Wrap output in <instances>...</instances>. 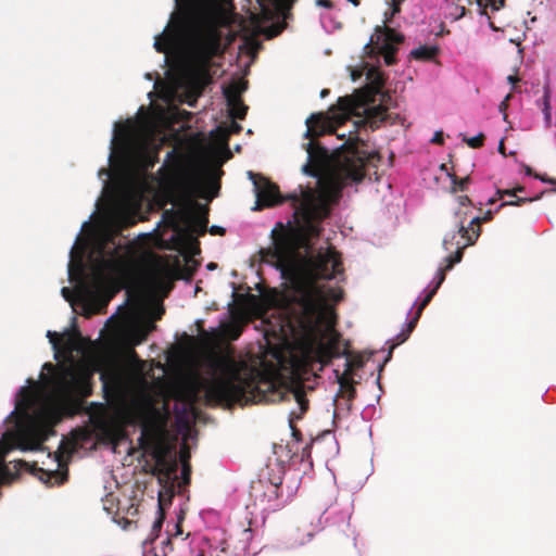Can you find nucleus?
Wrapping results in <instances>:
<instances>
[{"mask_svg": "<svg viewBox=\"0 0 556 556\" xmlns=\"http://www.w3.org/2000/svg\"><path fill=\"white\" fill-rule=\"evenodd\" d=\"M383 87V80L382 78L380 77H377L376 80L372 83V91L375 93H379L380 90L382 89Z\"/></svg>", "mask_w": 556, "mask_h": 556, "instance_id": "de8ad7c7", "label": "nucleus"}, {"mask_svg": "<svg viewBox=\"0 0 556 556\" xmlns=\"http://www.w3.org/2000/svg\"><path fill=\"white\" fill-rule=\"evenodd\" d=\"M174 38L169 34H162L155 37L154 48L157 52L166 53L173 45Z\"/></svg>", "mask_w": 556, "mask_h": 556, "instance_id": "c85d7f7f", "label": "nucleus"}, {"mask_svg": "<svg viewBox=\"0 0 556 556\" xmlns=\"http://www.w3.org/2000/svg\"><path fill=\"white\" fill-rule=\"evenodd\" d=\"M343 271L342 261L340 254L334 250V248L329 247L325 252H318L315 256L311 257L306 262L305 275L307 279L314 285L317 280L321 279H332L338 274ZM336 301L339 300V296L334 294H328ZM327 295L324 294L321 288L312 286L309 291L305 294L304 308L311 315L312 319H316V313L308 307L309 299H313L318 305L329 306L326 303Z\"/></svg>", "mask_w": 556, "mask_h": 556, "instance_id": "6e6552de", "label": "nucleus"}, {"mask_svg": "<svg viewBox=\"0 0 556 556\" xmlns=\"http://www.w3.org/2000/svg\"><path fill=\"white\" fill-rule=\"evenodd\" d=\"M336 374L340 386V392L345 394L348 401H353L356 396V389L351 375V365L345 364L343 374L340 375L338 370H336Z\"/></svg>", "mask_w": 556, "mask_h": 556, "instance_id": "a211bd4d", "label": "nucleus"}, {"mask_svg": "<svg viewBox=\"0 0 556 556\" xmlns=\"http://www.w3.org/2000/svg\"><path fill=\"white\" fill-rule=\"evenodd\" d=\"M379 54L384 59L387 65H393L395 63L396 48L376 49Z\"/></svg>", "mask_w": 556, "mask_h": 556, "instance_id": "f704fd0d", "label": "nucleus"}, {"mask_svg": "<svg viewBox=\"0 0 556 556\" xmlns=\"http://www.w3.org/2000/svg\"><path fill=\"white\" fill-rule=\"evenodd\" d=\"M191 204L195 208L203 210V212L202 213H194V214H192V216H191V225H190L191 229L190 230L192 232H198L199 235H204L205 231H206L207 223H208V218H207L208 208L207 207H202L198 203H193L192 202Z\"/></svg>", "mask_w": 556, "mask_h": 556, "instance_id": "6ab92c4d", "label": "nucleus"}, {"mask_svg": "<svg viewBox=\"0 0 556 556\" xmlns=\"http://www.w3.org/2000/svg\"><path fill=\"white\" fill-rule=\"evenodd\" d=\"M478 5L481 8V14H486L485 8L490 7L492 11H497L504 7L505 0H488V4L483 5L482 0H476Z\"/></svg>", "mask_w": 556, "mask_h": 556, "instance_id": "c9c22d12", "label": "nucleus"}, {"mask_svg": "<svg viewBox=\"0 0 556 556\" xmlns=\"http://www.w3.org/2000/svg\"><path fill=\"white\" fill-rule=\"evenodd\" d=\"M242 127L237 124L236 122H232L231 123V131L232 132H236V134H239L241 131Z\"/></svg>", "mask_w": 556, "mask_h": 556, "instance_id": "6e6d98bb", "label": "nucleus"}, {"mask_svg": "<svg viewBox=\"0 0 556 556\" xmlns=\"http://www.w3.org/2000/svg\"><path fill=\"white\" fill-rule=\"evenodd\" d=\"M62 294L66 300H70L71 298V290L66 287L62 288Z\"/></svg>", "mask_w": 556, "mask_h": 556, "instance_id": "4d7b16f0", "label": "nucleus"}, {"mask_svg": "<svg viewBox=\"0 0 556 556\" xmlns=\"http://www.w3.org/2000/svg\"><path fill=\"white\" fill-rule=\"evenodd\" d=\"M523 191H525L523 186H517L516 188H513V189H504V190L498 189L496 191V194L498 195V199H503L505 195L516 197L517 192H523Z\"/></svg>", "mask_w": 556, "mask_h": 556, "instance_id": "58836bf2", "label": "nucleus"}, {"mask_svg": "<svg viewBox=\"0 0 556 556\" xmlns=\"http://www.w3.org/2000/svg\"><path fill=\"white\" fill-rule=\"evenodd\" d=\"M211 375L203 379L201 387L208 405H248L295 401L301 418L308 409V400L303 387L278 386L260 372L244 369L230 356H216L210 361Z\"/></svg>", "mask_w": 556, "mask_h": 556, "instance_id": "f03ea898", "label": "nucleus"}, {"mask_svg": "<svg viewBox=\"0 0 556 556\" xmlns=\"http://www.w3.org/2000/svg\"><path fill=\"white\" fill-rule=\"evenodd\" d=\"M47 337L49 338L50 343L53 345L55 350H59L61 343H63V350L71 356L73 351L77 350L76 343L73 339L67 338L64 340L62 336L56 332L48 331Z\"/></svg>", "mask_w": 556, "mask_h": 556, "instance_id": "412c9836", "label": "nucleus"}, {"mask_svg": "<svg viewBox=\"0 0 556 556\" xmlns=\"http://www.w3.org/2000/svg\"><path fill=\"white\" fill-rule=\"evenodd\" d=\"M59 389L63 396L87 397L91 395V372L86 368L67 367L63 369L59 382Z\"/></svg>", "mask_w": 556, "mask_h": 556, "instance_id": "9b49d317", "label": "nucleus"}, {"mask_svg": "<svg viewBox=\"0 0 556 556\" xmlns=\"http://www.w3.org/2000/svg\"><path fill=\"white\" fill-rule=\"evenodd\" d=\"M431 142L437 143V144H442L444 142L443 132L437 131L434 134L433 138L431 139Z\"/></svg>", "mask_w": 556, "mask_h": 556, "instance_id": "3c124183", "label": "nucleus"}, {"mask_svg": "<svg viewBox=\"0 0 556 556\" xmlns=\"http://www.w3.org/2000/svg\"><path fill=\"white\" fill-rule=\"evenodd\" d=\"M430 303V296H425L420 303L418 304V307L415 312V315L414 317L409 320V323L407 324V329H406V332L407 333H412L413 330L415 329L421 314H422V311L427 307V305Z\"/></svg>", "mask_w": 556, "mask_h": 556, "instance_id": "cd10ccee", "label": "nucleus"}, {"mask_svg": "<svg viewBox=\"0 0 556 556\" xmlns=\"http://www.w3.org/2000/svg\"><path fill=\"white\" fill-rule=\"evenodd\" d=\"M14 468L17 471H20L22 469L28 470L33 475L37 476L42 482H45L46 484H49V485H61L67 480V477H68L67 469L48 471V470L37 467L36 464L29 465L25 460L15 462Z\"/></svg>", "mask_w": 556, "mask_h": 556, "instance_id": "4468645a", "label": "nucleus"}, {"mask_svg": "<svg viewBox=\"0 0 556 556\" xmlns=\"http://www.w3.org/2000/svg\"><path fill=\"white\" fill-rule=\"evenodd\" d=\"M551 96H552L551 87H549V84L546 83L543 86V96L538 101V104L542 108V112L544 114V121H545V124L547 127L552 126Z\"/></svg>", "mask_w": 556, "mask_h": 556, "instance_id": "4be33fe9", "label": "nucleus"}, {"mask_svg": "<svg viewBox=\"0 0 556 556\" xmlns=\"http://www.w3.org/2000/svg\"><path fill=\"white\" fill-rule=\"evenodd\" d=\"M250 176L256 194L254 211L292 202L294 217L300 225L294 227L277 223L271 230L273 247L262 250L261 254L262 260L279 269L283 277L293 276L299 268L300 249L320 236V223L329 216L330 210L317 199L312 188L300 187V193L294 191L282 197L276 184L251 172Z\"/></svg>", "mask_w": 556, "mask_h": 556, "instance_id": "f257e3e1", "label": "nucleus"}, {"mask_svg": "<svg viewBox=\"0 0 556 556\" xmlns=\"http://www.w3.org/2000/svg\"><path fill=\"white\" fill-rule=\"evenodd\" d=\"M282 26H270L264 30L267 38L276 37L280 34Z\"/></svg>", "mask_w": 556, "mask_h": 556, "instance_id": "a18cd8bd", "label": "nucleus"}, {"mask_svg": "<svg viewBox=\"0 0 556 556\" xmlns=\"http://www.w3.org/2000/svg\"><path fill=\"white\" fill-rule=\"evenodd\" d=\"M371 92L361 91L355 96L340 97L336 104L331 105L329 113L331 118L339 124H343L345 119L352 115L359 116L361 110L364 112L362 123L368 125L372 130L379 128L382 123L390 117L388 109L382 105H367L371 101Z\"/></svg>", "mask_w": 556, "mask_h": 556, "instance_id": "1a4fd4ad", "label": "nucleus"}, {"mask_svg": "<svg viewBox=\"0 0 556 556\" xmlns=\"http://www.w3.org/2000/svg\"><path fill=\"white\" fill-rule=\"evenodd\" d=\"M408 337H409V333H407L406 331H402L401 333H399V334H397V342H396V343L391 344V346H390V349H389L388 356H387V358H386V361H384V362H388V361L391 358V356H392V352H393V350L396 348V345H399V344H401V343L405 342V341L408 339Z\"/></svg>", "mask_w": 556, "mask_h": 556, "instance_id": "a19ab883", "label": "nucleus"}, {"mask_svg": "<svg viewBox=\"0 0 556 556\" xmlns=\"http://www.w3.org/2000/svg\"><path fill=\"white\" fill-rule=\"evenodd\" d=\"M243 321L241 319L233 318L223 327L224 336L229 340H237L243 331Z\"/></svg>", "mask_w": 556, "mask_h": 556, "instance_id": "393cba45", "label": "nucleus"}, {"mask_svg": "<svg viewBox=\"0 0 556 556\" xmlns=\"http://www.w3.org/2000/svg\"><path fill=\"white\" fill-rule=\"evenodd\" d=\"M465 14H466V9L464 7H462L460 10H459V15L457 16V18L463 17Z\"/></svg>", "mask_w": 556, "mask_h": 556, "instance_id": "69168bd1", "label": "nucleus"}, {"mask_svg": "<svg viewBox=\"0 0 556 556\" xmlns=\"http://www.w3.org/2000/svg\"><path fill=\"white\" fill-rule=\"evenodd\" d=\"M514 199H510L509 201H505V202H502L498 207L495 210V212H497L500 208L506 206V205H513V206H520L522 204H526V203H531L533 202L534 200H538L540 199V195L535 197V198H521V197H513Z\"/></svg>", "mask_w": 556, "mask_h": 556, "instance_id": "72a5a7b5", "label": "nucleus"}, {"mask_svg": "<svg viewBox=\"0 0 556 556\" xmlns=\"http://www.w3.org/2000/svg\"><path fill=\"white\" fill-rule=\"evenodd\" d=\"M446 270H448L446 268V265L444 267H441V268L438 269L437 276H435L437 282H435V285L429 291H427V293L425 295V296H430V301L432 300V298L437 293L438 289L440 288V286L444 281V279H445V271Z\"/></svg>", "mask_w": 556, "mask_h": 556, "instance_id": "473e14b6", "label": "nucleus"}, {"mask_svg": "<svg viewBox=\"0 0 556 556\" xmlns=\"http://www.w3.org/2000/svg\"><path fill=\"white\" fill-rule=\"evenodd\" d=\"M114 222L116 224L117 229L114 232L106 235V241L110 243H113V244H114V240H115L116 236L118 235V231L121 230V228L127 227V226L134 224V220L131 219V217L126 215L125 213H117L114 216Z\"/></svg>", "mask_w": 556, "mask_h": 556, "instance_id": "a878e982", "label": "nucleus"}, {"mask_svg": "<svg viewBox=\"0 0 556 556\" xmlns=\"http://www.w3.org/2000/svg\"><path fill=\"white\" fill-rule=\"evenodd\" d=\"M227 3L229 10L219 2H212L201 12L188 47L190 66L197 72L207 73L212 59L222 52L219 27L228 25L230 10L233 9L231 0Z\"/></svg>", "mask_w": 556, "mask_h": 556, "instance_id": "423d86ee", "label": "nucleus"}, {"mask_svg": "<svg viewBox=\"0 0 556 556\" xmlns=\"http://www.w3.org/2000/svg\"><path fill=\"white\" fill-rule=\"evenodd\" d=\"M247 85V81H233L224 88V96L226 98L227 104H233V102L242 100L241 93L245 91L248 87Z\"/></svg>", "mask_w": 556, "mask_h": 556, "instance_id": "aec40b11", "label": "nucleus"}, {"mask_svg": "<svg viewBox=\"0 0 556 556\" xmlns=\"http://www.w3.org/2000/svg\"><path fill=\"white\" fill-rule=\"evenodd\" d=\"M108 254L109 257L98 260V264L92 269L87 283L84 286L86 293H93L102 287L104 282V271L118 274L123 270L124 263L118 256V248H113Z\"/></svg>", "mask_w": 556, "mask_h": 556, "instance_id": "f8f14e48", "label": "nucleus"}, {"mask_svg": "<svg viewBox=\"0 0 556 556\" xmlns=\"http://www.w3.org/2000/svg\"><path fill=\"white\" fill-rule=\"evenodd\" d=\"M466 143L470 147V148H473V149H478L480 147L483 146V141H484V135L483 134H479L475 137H471V138H468V139H465Z\"/></svg>", "mask_w": 556, "mask_h": 556, "instance_id": "ea45409f", "label": "nucleus"}, {"mask_svg": "<svg viewBox=\"0 0 556 556\" xmlns=\"http://www.w3.org/2000/svg\"><path fill=\"white\" fill-rule=\"evenodd\" d=\"M154 329L155 325L153 323H149L144 328L140 329L136 339V344H140L141 342H143L147 339L149 332H151Z\"/></svg>", "mask_w": 556, "mask_h": 556, "instance_id": "4c0bfd02", "label": "nucleus"}, {"mask_svg": "<svg viewBox=\"0 0 556 556\" xmlns=\"http://www.w3.org/2000/svg\"><path fill=\"white\" fill-rule=\"evenodd\" d=\"M400 12V3L396 2L395 0H392V12H391V17L399 13Z\"/></svg>", "mask_w": 556, "mask_h": 556, "instance_id": "5fc2aeb1", "label": "nucleus"}, {"mask_svg": "<svg viewBox=\"0 0 556 556\" xmlns=\"http://www.w3.org/2000/svg\"><path fill=\"white\" fill-rule=\"evenodd\" d=\"M182 517H179L178 522L175 525V532L170 536H168L167 540L164 542V556L167 555V549L170 552L173 551V541L182 534Z\"/></svg>", "mask_w": 556, "mask_h": 556, "instance_id": "2f4dec72", "label": "nucleus"}, {"mask_svg": "<svg viewBox=\"0 0 556 556\" xmlns=\"http://www.w3.org/2000/svg\"><path fill=\"white\" fill-rule=\"evenodd\" d=\"M439 53L438 47L434 46H420L410 51V56L415 60L431 61Z\"/></svg>", "mask_w": 556, "mask_h": 556, "instance_id": "b1692460", "label": "nucleus"}, {"mask_svg": "<svg viewBox=\"0 0 556 556\" xmlns=\"http://www.w3.org/2000/svg\"><path fill=\"white\" fill-rule=\"evenodd\" d=\"M228 106L230 109V116L232 118L244 119L248 112V106L243 103L242 100L233 102V104H228Z\"/></svg>", "mask_w": 556, "mask_h": 556, "instance_id": "7c9ffc66", "label": "nucleus"}, {"mask_svg": "<svg viewBox=\"0 0 556 556\" xmlns=\"http://www.w3.org/2000/svg\"><path fill=\"white\" fill-rule=\"evenodd\" d=\"M197 266H198L197 263H194L192 266L187 264L186 267L184 268V271H185L184 278L191 279L197 270Z\"/></svg>", "mask_w": 556, "mask_h": 556, "instance_id": "49530a36", "label": "nucleus"}, {"mask_svg": "<svg viewBox=\"0 0 556 556\" xmlns=\"http://www.w3.org/2000/svg\"><path fill=\"white\" fill-rule=\"evenodd\" d=\"M211 233L212 235H224L225 233V229L222 228V227H218V226H212Z\"/></svg>", "mask_w": 556, "mask_h": 556, "instance_id": "864d4df0", "label": "nucleus"}, {"mask_svg": "<svg viewBox=\"0 0 556 556\" xmlns=\"http://www.w3.org/2000/svg\"><path fill=\"white\" fill-rule=\"evenodd\" d=\"M329 92H330V91H329V89H323V90L320 91V97H321V98H325V97H327V96L329 94Z\"/></svg>", "mask_w": 556, "mask_h": 556, "instance_id": "e2e57ef3", "label": "nucleus"}, {"mask_svg": "<svg viewBox=\"0 0 556 556\" xmlns=\"http://www.w3.org/2000/svg\"><path fill=\"white\" fill-rule=\"evenodd\" d=\"M507 79L513 85H515L517 81H519V78L516 76H513V75L508 76Z\"/></svg>", "mask_w": 556, "mask_h": 556, "instance_id": "bf43d9fd", "label": "nucleus"}, {"mask_svg": "<svg viewBox=\"0 0 556 556\" xmlns=\"http://www.w3.org/2000/svg\"><path fill=\"white\" fill-rule=\"evenodd\" d=\"M215 267H216V264H214V263H210V264L207 265V268H208V269H213V268H215Z\"/></svg>", "mask_w": 556, "mask_h": 556, "instance_id": "774afa93", "label": "nucleus"}, {"mask_svg": "<svg viewBox=\"0 0 556 556\" xmlns=\"http://www.w3.org/2000/svg\"><path fill=\"white\" fill-rule=\"evenodd\" d=\"M23 399L18 400L15 409L8 419H14L15 429L8 430L0 440V477H7L10 471L4 464L5 455L15 447L23 451L38 450L53 433L52 415L48 412H40L36 415L29 413L34 400L29 391L22 388Z\"/></svg>", "mask_w": 556, "mask_h": 556, "instance_id": "20e7f679", "label": "nucleus"}, {"mask_svg": "<svg viewBox=\"0 0 556 556\" xmlns=\"http://www.w3.org/2000/svg\"><path fill=\"white\" fill-rule=\"evenodd\" d=\"M457 201H458L459 205H462V206H467V205L472 204V201L468 195H459L457 198Z\"/></svg>", "mask_w": 556, "mask_h": 556, "instance_id": "09e8293b", "label": "nucleus"}, {"mask_svg": "<svg viewBox=\"0 0 556 556\" xmlns=\"http://www.w3.org/2000/svg\"><path fill=\"white\" fill-rule=\"evenodd\" d=\"M112 379L114 380V382H115L116 384H119V383H121V378H119V376H118L117 374L113 372V374H112Z\"/></svg>", "mask_w": 556, "mask_h": 556, "instance_id": "052dcab7", "label": "nucleus"}, {"mask_svg": "<svg viewBox=\"0 0 556 556\" xmlns=\"http://www.w3.org/2000/svg\"><path fill=\"white\" fill-rule=\"evenodd\" d=\"M467 217L466 212H456L455 213V231L447 233L443 239V247L446 251L452 252L454 254L448 255L446 261V268L452 269V267L459 263L463 258V252L466 248L472 245L481 233V228L476 227V225L468 226L465 225Z\"/></svg>", "mask_w": 556, "mask_h": 556, "instance_id": "9d476101", "label": "nucleus"}, {"mask_svg": "<svg viewBox=\"0 0 556 556\" xmlns=\"http://www.w3.org/2000/svg\"><path fill=\"white\" fill-rule=\"evenodd\" d=\"M169 505L165 500L164 494L162 492L159 493V509H157V518L155 519L152 530L153 532H159L162 529L163 521L165 519L164 506Z\"/></svg>", "mask_w": 556, "mask_h": 556, "instance_id": "bb28decb", "label": "nucleus"}, {"mask_svg": "<svg viewBox=\"0 0 556 556\" xmlns=\"http://www.w3.org/2000/svg\"><path fill=\"white\" fill-rule=\"evenodd\" d=\"M295 0H280L283 5H291Z\"/></svg>", "mask_w": 556, "mask_h": 556, "instance_id": "0e129e2a", "label": "nucleus"}, {"mask_svg": "<svg viewBox=\"0 0 556 556\" xmlns=\"http://www.w3.org/2000/svg\"><path fill=\"white\" fill-rule=\"evenodd\" d=\"M493 211L491 210H488L482 216H476L473 217L471 220H470V224L471 225H476V227H480L481 228V224L482 223H488V222H491L493 219Z\"/></svg>", "mask_w": 556, "mask_h": 556, "instance_id": "e433bc0d", "label": "nucleus"}, {"mask_svg": "<svg viewBox=\"0 0 556 556\" xmlns=\"http://www.w3.org/2000/svg\"><path fill=\"white\" fill-rule=\"evenodd\" d=\"M151 279L155 285L169 282L172 279V269L167 264H156L151 273Z\"/></svg>", "mask_w": 556, "mask_h": 556, "instance_id": "5701e85b", "label": "nucleus"}, {"mask_svg": "<svg viewBox=\"0 0 556 556\" xmlns=\"http://www.w3.org/2000/svg\"><path fill=\"white\" fill-rule=\"evenodd\" d=\"M305 137L313 139L331 131V123L329 116L324 113H313L306 119Z\"/></svg>", "mask_w": 556, "mask_h": 556, "instance_id": "f3484780", "label": "nucleus"}, {"mask_svg": "<svg viewBox=\"0 0 556 556\" xmlns=\"http://www.w3.org/2000/svg\"><path fill=\"white\" fill-rule=\"evenodd\" d=\"M450 177H451V180H452L451 191L453 193H455L457 191H466L467 190L468 185L470 182V177L469 176H466L464 178H459L455 174H452V175H450Z\"/></svg>", "mask_w": 556, "mask_h": 556, "instance_id": "c756f323", "label": "nucleus"}, {"mask_svg": "<svg viewBox=\"0 0 556 556\" xmlns=\"http://www.w3.org/2000/svg\"><path fill=\"white\" fill-rule=\"evenodd\" d=\"M498 152L502 153L504 156L506 155L505 154V144H504L503 140L498 144Z\"/></svg>", "mask_w": 556, "mask_h": 556, "instance_id": "13d9d810", "label": "nucleus"}, {"mask_svg": "<svg viewBox=\"0 0 556 556\" xmlns=\"http://www.w3.org/2000/svg\"><path fill=\"white\" fill-rule=\"evenodd\" d=\"M316 5L331 10L333 8V2L331 0H316Z\"/></svg>", "mask_w": 556, "mask_h": 556, "instance_id": "8fccbe9b", "label": "nucleus"}, {"mask_svg": "<svg viewBox=\"0 0 556 556\" xmlns=\"http://www.w3.org/2000/svg\"><path fill=\"white\" fill-rule=\"evenodd\" d=\"M497 200H500V199H498V195L496 194V197L489 199L486 204L493 205Z\"/></svg>", "mask_w": 556, "mask_h": 556, "instance_id": "680f3d73", "label": "nucleus"}, {"mask_svg": "<svg viewBox=\"0 0 556 556\" xmlns=\"http://www.w3.org/2000/svg\"><path fill=\"white\" fill-rule=\"evenodd\" d=\"M179 459H180L181 466H184V464L190 465V463H189L190 451H189V447H188V445L186 443L180 448Z\"/></svg>", "mask_w": 556, "mask_h": 556, "instance_id": "79ce46f5", "label": "nucleus"}, {"mask_svg": "<svg viewBox=\"0 0 556 556\" xmlns=\"http://www.w3.org/2000/svg\"><path fill=\"white\" fill-rule=\"evenodd\" d=\"M403 41L404 36L396 33L393 28L387 25H378L375 28V35L370 37L366 47H371L374 51L375 49L395 48L394 45L402 43Z\"/></svg>", "mask_w": 556, "mask_h": 556, "instance_id": "2eb2a0df", "label": "nucleus"}, {"mask_svg": "<svg viewBox=\"0 0 556 556\" xmlns=\"http://www.w3.org/2000/svg\"><path fill=\"white\" fill-rule=\"evenodd\" d=\"M365 146L358 137H350L342 146L336 167L323 181L325 190L334 200L341 197L342 190L350 181H362L365 177V167L379 160V154L366 151Z\"/></svg>", "mask_w": 556, "mask_h": 556, "instance_id": "0eeeda50", "label": "nucleus"}, {"mask_svg": "<svg viewBox=\"0 0 556 556\" xmlns=\"http://www.w3.org/2000/svg\"><path fill=\"white\" fill-rule=\"evenodd\" d=\"M306 151L308 153V160L307 163L303 165L302 170L306 175L317 177L321 162L327 156V150L314 141H311L306 144Z\"/></svg>", "mask_w": 556, "mask_h": 556, "instance_id": "dca6fc26", "label": "nucleus"}, {"mask_svg": "<svg viewBox=\"0 0 556 556\" xmlns=\"http://www.w3.org/2000/svg\"><path fill=\"white\" fill-rule=\"evenodd\" d=\"M190 476H191V465L184 464L181 468V479L184 484L190 483Z\"/></svg>", "mask_w": 556, "mask_h": 556, "instance_id": "37998d69", "label": "nucleus"}, {"mask_svg": "<svg viewBox=\"0 0 556 556\" xmlns=\"http://www.w3.org/2000/svg\"><path fill=\"white\" fill-rule=\"evenodd\" d=\"M523 168H525L526 175H528V176H534L535 178H538V179H540V180H542L544 182H551V184L555 182L553 179H547V178H545V177H543V176H541L539 174H534L532 168L530 166H528V165H525Z\"/></svg>", "mask_w": 556, "mask_h": 556, "instance_id": "c03bdc74", "label": "nucleus"}, {"mask_svg": "<svg viewBox=\"0 0 556 556\" xmlns=\"http://www.w3.org/2000/svg\"><path fill=\"white\" fill-rule=\"evenodd\" d=\"M179 187L187 194L189 200L193 197L212 201L218 195L219 184L213 178L203 180L198 173H189L184 176L179 181Z\"/></svg>", "mask_w": 556, "mask_h": 556, "instance_id": "ddd939ff", "label": "nucleus"}, {"mask_svg": "<svg viewBox=\"0 0 556 556\" xmlns=\"http://www.w3.org/2000/svg\"><path fill=\"white\" fill-rule=\"evenodd\" d=\"M510 98H511V94L508 93L505 97V99L500 103L498 109H500L501 112H505L506 111V109L508 108V101H509Z\"/></svg>", "mask_w": 556, "mask_h": 556, "instance_id": "603ef678", "label": "nucleus"}, {"mask_svg": "<svg viewBox=\"0 0 556 556\" xmlns=\"http://www.w3.org/2000/svg\"><path fill=\"white\" fill-rule=\"evenodd\" d=\"M116 432L119 438L125 435V431L123 429H117Z\"/></svg>", "mask_w": 556, "mask_h": 556, "instance_id": "338daca9", "label": "nucleus"}, {"mask_svg": "<svg viewBox=\"0 0 556 556\" xmlns=\"http://www.w3.org/2000/svg\"><path fill=\"white\" fill-rule=\"evenodd\" d=\"M307 304L316 313V319L307 323L304 333L298 341L302 366L306 370H313L315 365H319L318 370H323L333 358L345 356V364L351 365V375L355 368H362L364 359L361 355L350 358L348 349L340 350L341 334L336 330L334 309L331 306L318 305L313 299H309Z\"/></svg>", "mask_w": 556, "mask_h": 556, "instance_id": "7ed1b4c3", "label": "nucleus"}, {"mask_svg": "<svg viewBox=\"0 0 556 556\" xmlns=\"http://www.w3.org/2000/svg\"><path fill=\"white\" fill-rule=\"evenodd\" d=\"M127 424H138L141 426L138 445L144 452L153 450V457L156 463L154 473L157 476L160 484L165 489L162 492L165 500L170 504L174 496L178 465L176 459L167 460L166 450L159 445L163 431L160 412L151 407L137 408L127 415Z\"/></svg>", "mask_w": 556, "mask_h": 556, "instance_id": "39448f33", "label": "nucleus"}]
</instances>
